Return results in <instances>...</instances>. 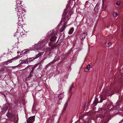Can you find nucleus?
I'll list each match as a JSON object with an SVG mask.
<instances>
[{"mask_svg":"<svg viewBox=\"0 0 123 123\" xmlns=\"http://www.w3.org/2000/svg\"><path fill=\"white\" fill-rule=\"evenodd\" d=\"M16 4L15 6V10L17 12V15L18 17V21L17 24L20 26L23 23V19L22 16V15L24 16L25 12V10L23 7V6L21 5V2L20 0H16Z\"/></svg>","mask_w":123,"mask_h":123,"instance_id":"1","label":"nucleus"},{"mask_svg":"<svg viewBox=\"0 0 123 123\" xmlns=\"http://www.w3.org/2000/svg\"><path fill=\"white\" fill-rule=\"evenodd\" d=\"M35 118L34 116L30 117L27 120V123H33L35 121Z\"/></svg>","mask_w":123,"mask_h":123,"instance_id":"2","label":"nucleus"},{"mask_svg":"<svg viewBox=\"0 0 123 123\" xmlns=\"http://www.w3.org/2000/svg\"><path fill=\"white\" fill-rule=\"evenodd\" d=\"M71 98V96H70L68 97V100L66 102L65 104L64 107L63 108V111H64L66 110V108L67 107L68 105V103L69 99L70 98Z\"/></svg>","mask_w":123,"mask_h":123,"instance_id":"3","label":"nucleus"},{"mask_svg":"<svg viewBox=\"0 0 123 123\" xmlns=\"http://www.w3.org/2000/svg\"><path fill=\"white\" fill-rule=\"evenodd\" d=\"M27 62V60H25L23 61L22 62H21L20 64L18 65L17 66H16L15 67H11L12 68H14L15 67H20L21 66V65L23 63H26V62Z\"/></svg>","mask_w":123,"mask_h":123,"instance_id":"4","label":"nucleus"},{"mask_svg":"<svg viewBox=\"0 0 123 123\" xmlns=\"http://www.w3.org/2000/svg\"><path fill=\"white\" fill-rule=\"evenodd\" d=\"M44 53L43 52H42L39 53L33 59H35L37 58L41 55H43Z\"/></svg>","mask_w":123,"mask_h":123,"instance_id":"5","label":"nucleus"},{"mask_svg":"<svg viewBox=\"0 0 123 123\" xmlns=\"http://www.w3.org/2000/svg\"><path fill=\"white\" fill-rule=\"evenodd\" d=\"M6 116L8 118H12L14 116V115L12 114H11L9 112H8L6 113Z\"/></svg>","mask_w":123,"mask_h":123,"instance_id":"6","label":"nucleus"},{"mask_svg":"<svg viewBox=\"0 0 123 123\" xmlns=\"http://www.w3.org/2000/svg\"><path fill=\"white\" fill-rule=\"evenodd\" d=\"M17 57L14 58L12 59H11L10 60H9L6 62H8L9 63H11L13 61H14L17 59Z\"/></svg>","mask_w":123,"mask_h":123,"instance_id":"7","label":"nucleus"},{"mask_svg":"<svg viewBox=\"0 0 123 123\" xmlns=\"http://www.w3.org/2000/svg\"><path fill=\"white\" fill-rule=\"evenodd\" d=\"M104 95H102L101 97L100 100L99 101V102H102L103 100L105 99L106 98L105 96L106 95V94L105 93H104Z\"/></svg>","mask_w":123,"mask_h":123,"instance_id":"8","label":"nucleus"},{"mask_svg":"<svg viewBox=\"0 0 123 123\" xmlns=\"http://www.w3.org/2000/svg\"><path fill=\"white\" fill-rule=\"evenodd\" d=\"M64 92H62V94H60L58 95V97L60 99L64 97Z\"/></svg>","mask_w":123,"mask_h":123,"instance_id":"9","label":"nucleus"},{"mask_svg":"<svg viewBox=\"0 0 123 123\" xmlns=\"http://www.w3.org/2000/svg\"><path fill=\"white\" fill-rule=\"evenodd\" d=\"M74 30V29L73 27H72L69 29L68 33L69 34H71Z\"/></svg>","mask_w":123,"mask_h":123,"instance_id":"10","label":"nucleus"},{"mask_svg":"<svg viewBox=\"0 0 123 123\" xmlns=\"http://www.w3.org/2000/svg\"><path fill=\"white\" fill-rule=\"evenodd\" d=\"M86 34L85 33H83L80 35V38L81 39L84 38L86 36Z\"/></svg>","mask_w":123,"mask_h":123,"instance_id":"11","label":"nucleus"},{"mask_svg":"<svg viewBox=\"0 0 123 123\" xmlns=\"http://www.w3.org/2000/svg\"><path fill=\"white\" fill-rule=\"evenodd\" d=\"M66 23L65 22L64 23V25L62 26L61 28V29L60 30V31L61 32H62L65 29L66 27Z\"/></svg>","mask_w":123,"mask_h":123,"instance_id":"12","label":"nucleus"},{"mask_svg":"<svg viewBox=\"0 0 123 123\" xmlns=\"http://www.w3.org/2000/svg\"><path fill=\"white\" fill-rule=\"evenodd\" d=\"M29 50L27 49L24 50L22 51L21 53L23 54H26L28 53Z\"/></svg>","mask_w":123,"mask_h":123,"instance_id":"13","label":"nucleus"},{"mask_svg":"<svg viewBox=\"0 0 123 123\" xmlns=\"http://www.w3.org/2000/svg\"><path fill=\"white\" fill-rule=\"evenodd\" d=\"M107 89V87H106L105 88V89H104L105 91H104L103 92H104V93H105L106 94V95H107V94L110 93V92H111L110 91V92L109 91H108V90H106Z\"/></svg>","mask_w":123,"mask_h":123,"instance_id":"14","label":"nucleus"},{"mask_svg":"<svg viewBox=\"0 0 123 123\" xmlns=\"http://www.w3.org/2000/svg\"><path fill=\"white\" fill-rule=\"evenodd\" d=\"M56 37L55 36L52 37L50 38V40L51 41H53L55 40L56 38Z\"/></svg>","mask_w":123,"mask_h":123,"instance_id":"15","label":"nucleus"},{"mask_svg":"<svg viewBox=\"0 0 123 123\" xmlns=\"http://www.w3.org/2000/svg\"><path fill=\"white\" fill-rule=\"evenodd\" d=\"M91 66L90 65H88L86 67V69L88 70H89L90 69V68H91Z\"/></svg>","mask_w":123,"mask_h":123,"instance_id":"16","label":"nucleus"},{"mask_svg":"<svg viewBox=\"0 0 123 123\" xmlns=\"http://www.w3.org/2000/svg\"><path fill=\"white\" fill-rule=\"evenodd\" d=\"M113 14L114 16L115 17H116L118 15L117 13L115 12H113Z\"/></svg>","mask_w":123,"mask_h":123,"instance_id":"17","label":"nucleus"},{"mask_svg":"<svg viewBox=\"0 0 123 123\" xmlns=\"http://www.w3.org/2000/svg\"><path fill=\"white\" fill-rule=\"evenodd\" d=\"M120 2L119 1H117L116 3V4L117 6H119L120 4Z\"/></svg>","mask_w":123,"mask_h":123,"instance_id":"18","label":"nucleus"},{"mask_svg":"<svg viewBox=\"0 0 123 123\" xmlns=\"http://www.w3.org/2000/svg\"><path fill=\"white\" fill-rule=\"evenodd\" d=\"M33 70H32L31 71L30 74L29 75V76H31V75L32 74H33Z\"/></svg>","mask_w":123,"mask_h":123,"instance_id":"19","label":"nucleus"},{"mask_svg":"<svg viewBox=\"0 0 123 123\" xmlns=\"http://www.w3.org/2000/svg\"><path fill=\"white\" fill-rule=\"evenodd\" d=\"M98 99L97 98H96L95 99V102L96 103H97L98 102Z\"/></svg>","mask_w":123,"mask_h":123,"instance_id":"20","label":"nucleus"},{"mask_svg":"<svg viewBox=\"0 0 123 123\" xmlns=\"http://www.w3.org/2000/svg\"><path fill=\"white\" fill-rule=\"evenodd\" d=\"M103 5H104L103 6L104 9H106V8L107 7V6L106 5H104V4H102Z\"/></svg>","mask_w":123,"mask_h":123,"instance_id":"21","label":"nucleus"},{"mask_svg":"<svg viewBox=\"0 0 123 123\" xmlns=\"http://www.w3.org/2000/svg\"><path fill=\"white\" fill-rule=\"evenodd\" d=\"M71 12H69L68 14V17L66 18H68V17H69L70 16H71Z\"/></svg>","mask_w":123,"mask_h":123,"instance_id":"22","label":"nucleus"},{"mask_svg":"<svg viewBox=\"0 0 123 123\" xmlns=\"http://www.w3.org/2000/svg\"><path fill=\"white\" fill-rule=\"evenodd\" d=\"M47 57V56H46V57L45 58L43 59V60H42L41 61V62H43V61L44 60H45V59H46Z\"/></svg>","mask_w":123,"mask_h":123,"instance_id":"23","label":"nucleus"},{"mask_svg":"<svg viewBox=\"0 0 123 123\" xmlns=\"http://www.w3.org/2000/svg\"><path fill=\"white\" fill-rule=\"evenodd\" d=\"M73 86V84H72V85L70 87V88H69V89L70 90H71V89H72V88Z\"/></svg>","mask_w":123,"mask_h":123,"instance_id":"24","label":"nucleus"},{"mask_svg":"<svg viewBox=\"0 0 123 123\" xmlns=\"http://www.w3.org/2000/svg\"><path fill=\"white\" fill-rule=\"evenodd\" d=\"M108 45L109 46H110L111 45V43H109L108 44Z\"/></svg>","mask_w":123,"mask_h":123,"instance_id":"25","label":"nucleus"},{"mask_svg":"<svg viewBox=\"0 0 123 123\" xmlns=\"http://www.w3.org/2000/svg\"><path fill=\"white\" fill-rule=\"evenodd\" d=\"M54 121L53 120L51 121L50 123H54Z\"/></svg>","mask_w":123,"mask_h":123,"instance_id":"26","label":"nucleus"},{"mask_svg":"<svg viewBox=\"0 0 123 123\" xmlns=\"http://www.w3.org/2000/svg\"><path fill=\"white\" fill-rule=\"evenodd\" d=\"M104 0H102V4H104Z\"/></svg>","mask_w":123,"mask_h":123,"instance_id":"27","label":"nucleus"},{"mask_svg":"<svg viewBox=\"0 0 123 123\" xmlns=\"http://www.w3.org/2000/svg\"><path fill=\"white\" fill-rule=\"evenodd\" d=\"M71 90H70V89H69V92H71Z\"/></svg>","mask_w":123,"mask_h":123,"instance_id":"28","label":"nucleus"},{"mask_svg":"<svg viewBox=\"0 0 123 123\" xmlns=\"http://www.w3.org/2000/svg\"><path fill=\"white\" fill-rule=\"evenodd\" d=\"M48 42V40H47L46 41H45V43H47Z\"/></svg>","mask_w":123,"mask_h":123,"instance_id":"29","label":"nucleus"},{"mask_svg":"<svg viewBox=\"0 0 123 123\" xmlns=\"http://www.w3.org/2000/svg\"><path fill=\"white\" fill-rule=\"evenodd\" d=\"M60 25H61V24H59V25H58V26H59Z\"/></svg>","mask_w":123,"mask_h":123,"instance_id":"30","label":"nucleus"},{"mask_svg":"<svg viewBox=\"0 0 123 123\" xmlns=\"http://www.w3.org/2000/svg\"><path fill=\"white\" fill-rule=\"evenodd\" d=\"M7 109V107L6 108V110Z\"/></svg>","mask_w":123,"mask_h":123,"instance_id":"31","label":"nucleus"},{"mask_svg":"<svg viewBox=\"0 0 123 123\" xmlns=\"http://www.w3.org/2000/svg\"><path fill=\"white\" fill-rule=\"evenodd\" d=\"M39 45H38V46H39V45L40 44H38ZM38 48H39V47H38Z\"/></svg>","mask_w":123,"mask_h":123,"instance_id":"32","label":"nucleus"},{"mask_svg":"<svg viewBox=\"0 0 123 123\" xmlns=\"http://www.w3.org/2000/svg\"><path fill=\"white\" fill-rule=\"evenodd\" d=\"M70 18V17H69V18H68V20L69 19V18Z\"/></svg>","mask_w":123,"mask_h":123,"instance_id":"33","label":"nucleus"},{"mask_svg":"<svg viewBox=\"0 0 123 123\" xmlns=\"http://www.w3.org/2000/svg\"><path fill=\"white\" fill-rule=\"evenodd\" d=\"M8 64V63H6V65H7Z\"/></svg>","mask_w":123,"mask_h":123,"instance_id":"34","label":"nucleus"},{"mask_svg":"<svg viewBox=\"0 0 123 123\" xmlns=\"http://www.w3.org/2000/svg\"><path fill=\"white\" fill-rule=\"evenodd\" d=\"M44 56H45V54L44 55Z\"/></svg>","mask_w":123,"mask_h":123,"instance_id":"35","label":"nucleus"},{"mask_svg":"<svg viewBox=\"0 0 123 123\" xmlns=\"http://www.w3.org/2000/svg\"><path fill=\"white\" fill-rule=\"evenodd\" d=\"M54 31V30H53V32H54L53 31Z\"/></svg>","mask_w":123,"mask_h":123,"instance_id":"36","label":"nucleus"},{"mask_svg":"<svg viewBox=\"0 0 123 123\" xmlns=\"http://www.w3.org/2000/svg\"><path fill=\"white\" fill-rule=\"evenodd\" d=\"M17 33V32H16V33Z\"/></svg>","mask_w":123,"mask_h":123,"instance_id":"37","label":"nucleus"},{"mask_svg":"<svg viewBox=\"0 0 123 123\" xmlns=\"http://www.w3.org/2000/svg\"><path fill=\"white\" fill-rule=\"evenodd\" d=\"M62 21H63V20H62Z\"/></svg>","mask_w":123,"mask_h":123,"instance_id":"38","label":"nucleus"}]
</instances>
